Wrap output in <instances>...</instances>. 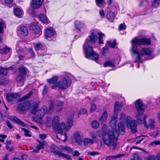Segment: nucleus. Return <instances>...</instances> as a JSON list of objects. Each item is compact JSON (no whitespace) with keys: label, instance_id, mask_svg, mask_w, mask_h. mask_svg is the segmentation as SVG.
Listing matches in <instances>:
<instances>
[{"label":"nucleus","instance_id":"46","mask_svg":"<svg viewBox=\"0 0 160 160\" xmlns=\"http://www.w3.org/2000/svg\"><path fill=\"white\" fill-rule=\"evenodd\" d=\"M114 65L113 63L110 60H108L103 65L104 67H106L108 66L112 67Z\"/></svg>","mask_w":160,"mask_h":160},{"label":"nucleus","instance_id":"48","mask_svg":"<svg viewBox=\"0 0 160 160\" xmlns=\"http://www.w3.org/2000/svg\"><path fill=\"white\" fill-rule=\"evenodd\" d=\"M32 91L30 92L28 94H27L25 96L22 98H21L20 100V101H23L25 99H28L30 97V96L32 95Z\"/></svg>","mask_w":160,"mask_h":160},{"label":"nucleus","instance_id":"3","mask_svg":"<svg viewBox=\"0 0 160 160\" xmlns=\"http://www.w3.org/2000/svg\"><path fill=\"white\" fill-rule=\"evenodd\" d=\"M117 119V115H113L112 117L111 121L109 123L113 131L108 130L107 134L103 135V137L104 143L109 146L110 148L112 149H114L116 148V142L119 136V132L115 129L116 127Z\"/></svg>","mask_w":160,"mask_h":160},{"label":"nucleus","instance_id":"64","mask_svg":"<svg viewBox=\"0 0 160 160\" xmlns=\"http://www.w3.org/2000/svg\"><path fill=\"white\" fill-rule=\"evenodd\" d=\"M107 126L106 125H103L102 128V131L103 132H105L107 129Z\"/></svg>","mask_w":160,"mask_h":160},{"label":"nucleus","instance_id":"37","mask_svg":"<svg viewBox=\"0 0 160 160\" xmlns=\"http://www.w3.org/2000/svg\"><path fill=\"white\" fill-rule=\"evenodd\" d=\"M104 0H95L96 4L99 7L102 8L104 6Z\"/></svg>","mask_w":160,"mask_h":160},{"label":"nucleus","instance_id":"2","mask_svg":"<svg viewBox=\"0 0 160 160\" xmlns=\"http://www.w3.org/2000/svg\"><path fill=\"white\" fill-rule=\"evenodd\" d=\"M74 113V111H72L69 115V117L67 121L68 128L65 127V124L64 122H62L59 124V117L58 116H55L52 118H48L46 120V124L48 127L52 126L53 128L57 130L58 133L61 134L62 135H63L65 138L64 141H66L67 139V136L64 131V130L65 129L67 131H68L73 125V119Z\"/></svg>","mask_w":160,"mask_h":160},{"label":"nucleus","instance_id":"19","mask_svg":"<svg viewBox=\"0 0 160 160\" xmlns=\"http://www.w3.org/2000/svg\"><path fill=\"white\" fill-rule=\"evenodd\" d=\"M9 119L12 121L18 123L22 127H26V124L25 123L16 117L10 116L9 118Z\"/></svg>","mask_w":160,"mask_h":160},{"label":"nucleus","instance_id":"44","mask_svg":"<svg viewBox=\"0 0 160 160\" xmlns=\"http://www.w3.org/2000/svg\"><path fill=\"white\" fill-rule=\"evenodd\" d=\"M35 49L36 51H39L42 48V45L40 43H36L34 44Z\"/></svg>","mask_w":160,"mask_h":160},{"label":"nucleus","instance_id":"16","mask_svg":"<svg viewBox=\"0 0 160 160\" xmlns=\"http://www.w3.org/2000/svg\"><path fill=\"white\" fill-rule=\"evenodd\" d=\"M30 29L33 33L38 34V37L41 34L42 32H41L40 28L37 25L34 24L30 26Z\"/></svg>","mask_w":160,"mask_h":160},{"label":"nucleus","instance_id":"11","mask_svg":"<svg viewBox=\"0 0 160 160\" xmlns=\"http://www.w3.org/2000/svg\"><path fill=\"white\" fill-rule=\"evenodd\" d=\"M20 95L18 93H12L7 94L6 99L8 102H13L18 100Z\"/></svg>","mask_w":160,"mask_h":160},{"label":"nucleus","instance_id":"56","mask_svg":"<svg viewBox=\"0 0 160 160\" xmlns=\"http://www.w3.org/2000/svg\"><path fill=\"white\" fill-rule=\"evenodd\" d=\"M99 14L101 17L102 18H104L105 17V15L104 13V10L103 9H102L99 11Z\"/></svg>","mask_w":160,"mask_h":160},{"label":"nucleus","instance_id":"60","mask_svg":"<svg viewBox=\"0 0 160 160\" xmlns=\"http://www.w3.org/2000/svg\"><path fill=\"white\" fill-rule=\"evenodd\" d=\"M39 137L41 139L44 140L47 137V136L45 134H40L39 135Z\"/></svg>","mask_w":160,"mask_h":160},{"label":"nucleus","instance_id":"55","mask_svg":"<svg viewBox=\"0 0 160 160\" xmlns=\"http://www.w3.org/2000/svg\"><path fill=\"white\" fill-rule=\"evenodd\" d=\"M87 110L85 108L81 109L79 112V115H83L87 113Z\"/></svg>","mask_w":160,"mask_h":160},{"label":"nucleus","instance_id":"43","mask_svg":"<svg viewBox=\"0 0 160 160\" xmlns=\"http://www.w3.org/2000/svg\"><path fill=\"white\" fill-rule=\"evenodd\" d=\"M99 122L97 120H93L92 122L91 126L93 128L96 129L99 127Z\"/></svg>","mask_w":160,"mask_h":160},{"label":"nucleus","instance_id":"32","mask_svg":"<svg viewBox=\"0 0 160 160\" xmlns=\"http://www.w3.org/2000/svg\"><path fill=\"white\" fill-rule=\"evenodd\" d=\"M63 102L58 101L56 102V109L57 111L59 112L61 110L63 106Z\"/></svg>","mask_w":160,"mask_h":160},{"label":"nucleus","instance_id":"57","mask_svg":"<svg viewBox=\"0 0 160 160\" xmlns=\"http://www.w3.org/2000/svg\"><path fill=\"white\" fill-rule=\"evenodd\" d=\"M49 104L50 105V107L49 109V112H50L53 108L54 104L53 102L51 101H49Z\"/></svg>","mask_w":160,"mask_h":160},{"label":"nucleus","instance_id":"51","mask_svg":"<svg viewBox=\"0 0 160 160\" xmlns=\"http://www.w3.org/2000/svg\"><path fill=\"white\" fill-rule=\"evenodd\" d=\"M160 145V141L158 140H155L154 141L151 142L150 143L151 146L158 145Z\"/></svg>","mask_w":160,"mask_h":160},{"label":"nucleus","instance_id":"20","mask_svg":"<svg viewBox=\"0 0 160 160\" xmlns=\"http://www.w3.org/2000/svg\"><path fill=\"white\" fill-rule=\"evenodd\" d=\"M54 30L52 28L47 29L45 31V36L47 38H51L54 36Z\"/></svg>","mask_w":160,"mask_h":160},{"label":"nucleus","instance_id":"12","mask_svg":"<svg viewBox=\"0 0 160 160\" xmlns=\"http://www.w3.org/2000/svg\"><path fill=\"white\" fill-rule=\"evenodd\" d=\"M98 38L97 33L92 32L88 38L86 39L85 42L87 43L88 42H89L92 44H95Z\"/></svg>","mask_w":160,"mask_h":160},{"label":"nucleus","instance_id":"6","mask_svg":"<svg viewBox=\"0 0 160 160\" xmlns=\"http://www.w3.org/2000/svg\"><path fill=\"white\" fill-rule=\"evenodd\" d=\"M83 48L87 58L95 61H97L99 58L98 54L93 50L92 47L88 45L85 42L83 45Z\"/></svg>","mask_w":160,"mask_h":160},{"label":"nucleus","instance_id":"5","mask_svg":"<svg viewBox=\"0 0 160 160\" xmlns=\"http://www.w3.org/2000/svg\"><path fill=\"white\" fill-rule=\"evenodd\" d=\"M72 75L70 73H67L61 76L60 80L56 83L52 85V88L56 89L57 88L62 90H65L68 88L71 83Z\"/></svg>","mask_w":160,"mask_h":160},{"label":"nucleus","instance_id":"39","mask_svg":"<svg viewBox=\"0 0 160 160\" xmlns=\"http://www.w3.org/2000/svg\"><path fill=\"white\" fill-rule=\"evenodd\" d=\"M98 43L99 44H104L103 38L104 36V35L102 33L98 32Z\"/></svg>","mask_w":160,"mask_h":160},{"label":"nucleus","instance_id":"17","mask_svg":"<svg viewBox=\"0 0 160 160\" xmlns=\"http://www.w3.org/2000/svg\"><path fill=\"white\" fill-rule=\"evenodd\" d=\"M18 32L19 34L23 36H26L28 34V29L24 26H21L18 27Z\"/></svg>","mask_w":160,"mask_h":160},{"label":"nucleus","instance_id":"13","mask_svg":"<svg viewBox=\"0 0 160 160\" xmlns=\"http://www.w3.org/2000/svg\"><path fill=\"white\" fill-rule=\"evenodd\" d=\"M73 138L75 142L79 144L82 143L83 140V136L81 132L77 131L74 133Z\"/></svg>","mask_w":160,"mask_h":160},{"label":"nucleus","instance_id":"25","mask_svg":"<svg viewBox=\"0 0 160 160\" xmlns=\"http://www.w3.org/2000/svg\"><path fill=\"white\" fill-rule=\"evenodd\" d=\"M75 27L76 29L78 30H80L81 28H83L84 26V24L79 21H76L74 22Z\"/></svg>","mask_w":160,"mask_h":160},{"label":"nucleus","instance_id":"34","mask_svg":"<svg viewBox=\"0 0 160 160\" xmlns=\"http://www.w3.org/2000/svg\"><path fill=\"white\" fill-rule=\"evenodd\" d=\"M155 120L154 119L152 118L149 119V126L151 129L153 130L155 128Z\"/></svg>","mask_w":160,"mask_h":160},{"label":"nucleus","instance_id":"38","mask_svg":"<svg viewBox=\"0 0 160 160\" xmlns=\"http://www.w3.org/2000/svg\"><path fill=\"white\" fill-rule=\"evenodd\" d=\"M16 80L17 82H21L23 83L25 81V76L19 74L17 76Z\"/></svg>","mask_w":160,"mask_h":160},{"label":"nucleus","instance_id":"18","mask_svg":"<svg viewBox=\"0 0 160 160\" xmlns=\"http://www.w3.org/2000/svg\"><path fill=\"white\" fill-rule=\"evenodd\" d=\"M126 122H120L118 124V132L119 133L123 135L125 133V127Z\"/></svg>","mask_w":160,"mask_h":160},{"label":"nucleus","instance_id":"9","mask_svg":"<svg viewBox=\"0 0 160 160\" xmlns=\"http://www.w3.org/2000/svg\"><path fill=\"white\" fill-rule=\"evenodd\" d=\"M31 107L30 103L28 101H24L18 105L17 109L19 111H26Z\"/></svg>","mask_w":160,"mask_h":160},{"label":"nucleus","instance_id":"62","mask_svg":"<svg viewBox=\"0 0 160 160\" xmlns=\"http://www.w3.org/2000/svg\"><path fill=\"white\" fill-rule=\"evenodd\" d=\"M74 156H78L80 155V153L77 151H75L74 152H72L71 153Z\"/></svg>","mask_w":160,"mask_h":160},{"label":"nucleus","instance_id":"42","mask_svg":"<svg viewBox=\"0 0 160 160\" xmlns=\"http://www.w3.org/2000/svg\"><path fill=\"white\" fill-rule=\"evenodd\" d=\"M107 43L108 46L109 47L111 48H114L116 44V41L115 40L108 41Z\"/></svg>","mask_w":160,"mask_h":160},{"label":"nucleus","instance_id":"61","mask_svg":"<svg viewBox=\"0 0 160 160\" xmlns=\"http://www.w3.org/2000/svg\"><path fill=\"white\" fill-rule=\"evenodd\" d=\"M6 123L7 126L10 129H12L13 128V127L12 126L11 124L8 120L6 121Z\"/></svg>","mask_w":160,"mask_h":160},{"label":"nucleus","instance_id":"14","mask_svg":"<svg viewBox=\"0 0 160 160\" xmlns=\"http://www.w3.org/2000/svg\"><path fill=\"white\" fill-rule=\"evenodd\" d=\"M43 0H32L31 2V7L33 9L39 8L41 6Z\"/></svg>","mask_w":160,"mask_h":160},{"label":"nucleus","instance_id":"52","mask_svg":"<svg viewBox=\"0 0 160 160\" xmlns=\"http://www.w3.org/2000/svg\"><path fill=\"white\" fill-rule=\"evenodd\" d=\"M146 160H157L156 157L152 155H149L148 156L146 159Z\"/></svg>","mask_w":160,"mask_h":160},{"label":"nucleus","instance_id":"10","mask_svg":"<svg viewBox=\"0 0 160 160\" xmlns=\"http://www.w3.org/2000/svg\"><path fill=\"white\" fill-rule=\"evenodd\" d=\"M47 109L46 106H43L39 111L37 116L34 118V120L37 122L41 121L46 113Z\"/></svg>","mask_w":160,"mask_h":160},{"label":"nucleus","instance_id":"49","mask_svg":"<svg viewBox=\"0 0 160 160\" xmlns=\"http://www.w3.org/2000/svg\"><path fill=\"white\" fill-rule=\"evenodd\" d=\"M121 156V155H118L113 156H110L108 157H107L106 158L105 160H112V159L113 158H119Z\"/></svg>","mask_w":160,"mask_h":160},{"label":"nucleus","instance_id":"50","mask_svg":"<svg viewBox=\"0 0 160 160\" xmlns=\"http://www.w3.org/2000/svg\"><path fill=\"white\" fill-rule=\"evenodd\" d=\"M99 154V153L98 152L95 151L88 152L87 153L88 155L92 157L98 155Z\"/></svg>","mask_w":160,"mask_h":160},{"label":"nucleus","instance_id":"26","mask_svg":"<svg viewBox=\"0 0 160 160\" xmlns=\"http://www.w3.org/2000/svg\"><path fill=\"white\" fill-rule=\"evenodd\" d=\"M38 104L37 102H34L32 104V109L31 113L34 114H36L37 111V108Z\"/></svg>","mask_w":160,"mask_h":160},{"label":"nucleus","instance_id":"29","mask_svg":"<svg viewBox=\"0 0 160 160\" xmlns=\"http://www.w3.org/2000/svg\"><path fill=\"white\" fill-rule=\"evenodd\" d=\"M106 17L110 22H112L113 19L115 18V15L113 12H110L107 14Z\"/></svg>","mask_w":160,"mask_h":160},{"label":"nucleus","instance_id":"59","mask_svg":"<svg viewBox=\"0 0 160 160\" xmlns=\"http://www.w3.org/2000/svg\"><path fill=\"white\" fill-rule=\"evenodd\" d=\"M134 158L131 159L130 160H142L138 156L137 154H134Z\"/></svg>","mask_w":160,"mask_h":160},{"label":"nucleus","instance_id":"35","mask_svg":"<svg viewBox=\"0 0 160 160\" xmlns=\"http://www.w3.org/2000/svg\"><path fill=\"white\" fill-rule=\"evenodd\" d=\"M109 52V49L107 45L102 48L101 53L103 56H105Z\"/></svg>","mask_w":160,"mask_h":160},{"label":"nucleus","instance_id":"8","mask_svg":"<svg viewBox=\"0 0 160 160\" xmlns=\"http://www.w3.org/2000/svg\"><path fill=\"white\" fill-rule=\"evenodd\" d=\"M52 148H53L54 150L51 151V152H53L55 155L59 158H66L67 160H71L72 159L70 156L69 155L60 152L57 149L58 148L56 147L54 145L51 146Z\"/></svg>","mask_w":160,"mask_h":160},{"label":"nucleus","instance_id":"36","mask_svg":"<svg viewBox=\"0 0 160 160\" xmlns=\"http://www.w3.org/2000/svg\"><path fill=\"white\" fill-rule=\"evenodd\" d=\"M93 142V140L89 138H85L83 140V143L84 146L87 145L89 144H92Z\"/></svg>","mask_w":160,"mask_h":160},{"label":"nucleus","instance_id":"41","mask_svg":"<svg viewBox=\"0 0 160 160\" xmlns=\"http://www.w3.org/2000/svg\"><path fill=\"white\" fill-rule=\"evenodd\" d=\"M10 50V48H5L0 49V53L2 55L6 54Z\"/></svg>","mask_w":160,"mask_h":160},{"label":"nucleus","instance_id":"23","mask_svg":"<svg viewBox=\"0 0 160 160\" xmlns=\"http://www.w3.org/2000/svg\"><path fill=\"white\" fill-rule=\"evenodd\" d=\"M108 118V113L106 111H104L99 120L101 123L106 122Z\"/></svg>","mask_w":160,"mask_h":160},{"label":"nucleus","instance_id":"22","mask_svg":"<svg viewBox=\"0 0 160 160\" xmlns=\"http://www.w3.org/2000/svg\"><path fill=\"white\" fill-rule=\"evenodd\" d=\"M38 17L40 21L43 23L47 24L48 23L49 20L47 17L43 14H40L38 15Z\"/></svg>","mask_w":160,"mask_h":160},{"label":"nucleus","instance_id":"45","mask_svg":"<svg viewBox=\"0 0 160 160\" xmlns=\"http://www.w3.org/2000/svg\"><path fill=\"white\" fill-rule=\"evenodd\" d=\"M145 6L148 7L149 6V2L147 0H144L141 2L139 4V7Z\"/></svg>","mask_w":160,"mask_h":160},{"label":"nucleus","instance_id":"31","mask_svg":"<svg viewBox=\"0 0 160 160\" xmlns=\"http://www.w3.org/2000/svg\"><path fill=\"white\" fill-rule=\"evenodd\" d=\"M60 148L62 151H66L68 153H71L73 151V149L70 148H69L66 146L62 145L60 146Z\"/></svg>","mask_w":160,"mask_h":160},{"label":"nucleus","instance_id":"15","mask_svg":"<svg viewBox=\"0 0 160 160\" xmlns=\"http://www.w3.org/2000/svg\"><path fill=\"white\" fill-rule=\"evenodd\" d=\"M37 141L39 143V144L37 145L36 147V148L34 149L33 150V152L36 153L39 152L40 149H44L45 146L47 144L46 142L45 141L41 142L37 140Z\"/></svg>","mask_w":160,"mask_h":160},{"label":"nucleus","instance_id":"63","mask_svg":"<svg viewBox=\"0 0 160 160\" xmlns=\"http://www.w3.org/2000/svg\"><path fill=\"white\" fill-rule=\"evenodd\" d=\"M96 106L95 104H92L91 105V107L90 108V111L91 112L95 111L96 109Z\"/></svg>","mask_w":160,"mask_h":160},{"label":"nucleus","instance_id":"21","mask_svg":"<svg viewBox=\"0 0 160 160\" xmlns=\"http://www.w3.org/2000/svg\"><path fill=\"white\" fill-rule=\"evenodd\" d=\"M13 67L12 66L8 68H4L0 67V75H2L3 76H6L8 73V70L11 69Z\"/></svg>","mask_w":160,"mask_h":160},{"label":"nucleus","instance_id":"30","mask_svg":"<svg viewBox=\"0 0 160 160\" xmlns=\"http://www.w3.org/2000/svg\"><path fill=\"white\" fill-rule=\"evenodd\" d=\"M20 74L25 76L27 73L28 69L24 67H21L18 68Z\"/></svg>","mask_w":160,"mask_h":160},{"label":"nucleus","instance_id":"53","mask_svg":"<svg viewBox=\"0 0 160 160\" xmlns=\"http://www.w3.org/2000/svg\"><path fill=\"white\" fill-rule=\"evenodd\" d=\"M22 130L24 132V135L28 137H31V136L29 134V132L28 130L24 128H22Z\"/></svg>","mask_w":160,"mask_h":160},{"label":"nucleus","instance_id":"28","mask_svg":"<svg viewBox=\"0 0 160 160\" xmlns=\"http://www.w3.org/2000/svg\"><path fill=\"white\" fill-rule=\"evenodd\" d=\"M6 27V24L4 22L0 20V34L3 33L4 32V28ZM2 38L0 37V42L1 41Z\"/></svg>","mask_w":160,"mask_h":160},{"label":"nucleus","instance_id":"1","mask_svg":"<svg viewBox=\"0 0 160 160\" xmlns=\"http://www.w3.org/2000/svg\"><path fill=\"white\" fill-rule=\"evenodd\" d=\"M151 43V40L150 38L136 37L132 40L130 51L132 57L135 62H142V58L143 56H149L152 53L151 50L148 48H142L140 52L138 45L147 46L150 45Z\"/></svg>","mask_w":160,"mask_h":160},{"label":"nucleus","instance_id":"27","mask_svg":"<svg viewBox=\"0 0 160 160\" xmlns=\"http://www.w3.org/2000/svg\"><path fill=\"white\" fill-rule=\"evenodd\" d=\"M58 79V76H55L50 79H47V81L49 83L53 84L52 85H53L56 83Z\"/></svg>","mask_w":160,"mask_h":160},{"label":"nucleus","instance_id":"4","mask_svg":"<svg viewBox=\"0 0 160 160\" xmlns=\"http://www.w3.org/2000/svg\"><path fill=\"white\" fill-rule=\"evenodd\" d=\"M135 105L137 111L136 117L138 123L140 124L143 123L145 127L148 128V125L146 121V119L148 117V116L147 115H145L143 119L142 118V116L144 112L145 107L143 104L142 100L138 99L136 100Z\"/></svg>","mask_w":160,"mask_h":160},{"label":"nucleus","instance_id":"58","mask_svg":"<svg viewBox=\"0 0 160 160\" xmlns=\"http://www.w3.org/2000/svg\"><path fill=\"white\" fill-rule=\"evenodd\" d=\"M48 89V86L47 85H45L42 91V94L43 95H45L47 92Z\"/></svg>","mask_w":160,"mask_h":160},{"label":"nucleus","instance_id":"7","mask_svg":"<svg viewBox=\"0 0 160 160\" xmlns=\"http://www.w3.org/2000/svg\"><path fill=\"white\" fill-rule=\"evenodd\" d=\"M127 125L128 128H129L131 129L133 133H135L137 132V122L135 120H132L129 116L127 117Z\"/></svg>","mask_w":160,"mask_h":160},{"label":"nucleus","instance_id":"33","mask_svg":"<svg viewBox=\"0 0 160 160\" xmlns=\"http://www.w3.org/2000/svg\"><path fill=\"white\" fill-rule=\"evenodd\" d=\"M14 12L15 15L17 17H20L22 15V10L19 8H16L14 9Z\"/></svg>","mask_w":160,"mask_h":160},{"label":"nucleus","instance_id":"40","mask_svg":"<svg viewBox=\"0 0 160 160\" xmlns=\"http://www.w3.org/2000/svg\"><path fill=\"white\" fill-rule=\"evenodd\" d=\"M160 4V0H152V6L154 8L158 7Z\"/></svg>","mask_w":160,"mask_h":160},{"label":"nucleus","instance_id":"24","mask_svg":"<svg viewBox=\"0 0 160 160\" xmlns=\"http://www.w3.org/2000/svg\"><path fill=\"white\" fill-rule=\"evenodd\" d=\"M122 104L121 103L119 104V102H116L115 104L114 109V115H117L118 110L122 108Z\"/></svg>","mask_w":160,"mask_h":160},{"label":"nucleus","instance_id":"54","mask_svg":"<svg viewBox=\"0 0 160 160\" xmlns=\"http://www.w3.org/2000/svg\"><path fill=\"white\" fill-rule=\"evenodd\" d=\"M126 27L124 24H121L119 26V29L120 30H122L126 29Z\"/></svg>","mask_w":160,"mask_h":160},{"label":"nucleus","instance_id":"47","mask_svg":"<svg viewBox=\"0 0 160 160\" xmlns=\"http://www.w3.org/2000/svg\"><path fill=\"white\" fill-rule=\"evenodd\" d=\"M119 120L120 121V122H127V118H126V115L123 113H121Z\"/></svg>","mask_w":160,"mask_h":160}]
</instances>
